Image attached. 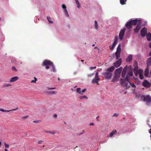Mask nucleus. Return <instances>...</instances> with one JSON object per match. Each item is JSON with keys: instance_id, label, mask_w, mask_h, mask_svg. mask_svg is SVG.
Instances as JSON below:
<instances>
[{"instance_id": "f257e3e1", "label": "nucleus", "mask_w": 151, "mask_h": 151, "mask_svg": "<svg viewBox=\"0 0 151 151\" xmlns=\"http://www.w3.org/2000/svg\"><path fill=\"white\" fill-rule=\"evenodd\" d=\"M115 68L113 66L106 70V72L102 73V75L106 79H109L111 78L112 76L111 72L114 70Z\"/></svg>"}, {"instance_id": "f03ea898", "label": "nucleus", "mask_w": 151, "mask_h": 151, "mask_svg": "<svg viewBox=\"0 0 151 151\" xmlns=\"http://www.w3.org/2000/svg\"><path fill=\"white\" fill-rule=\"evenodd\" d=\"M122 86L124 87L125 88L127 89L129 88L130 86L132 87L135 88L136 86L133 83H132L129 81H123L122 82H120Z\"/></svg>"}, {"instance_id": "7ed1b4c3", "label": "nucleus", "mask_w": 151, "mask_h": 151, "mask_svg": "<svg viewBox=\"0 0 151 151\" xmlns=\"http://www.w3.org/2000/svg\"><path fill=\"white\" fill-rule=\"evenodd\" d=\"M141 99L145 102L147 106L151 103V96L149 95H143L141 96Z\"/></svg>"}, {"instance_id": "20e7f679", "label": "nucleus", "mask_w": 151, "mask_h": 151, "mask_svg": "<svg viewBox=\"0 0 151 151\" xmlns=\"http://www.w3.org/2000/svg\"><path fill=\"white\" fill-rule=\"evenodd\" d=\"M121 73V72L116 69L115 70L114 77L112 80V81L114 82L116 81L120 77Z\"/></svg>"}, {"instance_id": "39448f33", "label": "nucleus", "mask_w": 151, "mask_h": 151, "mask_svg": "<svg viewBox=\"0 0 151 151\" xmlns=\"http://www.w3.org/2000/svg\"><path fill=\"white\" fill-rule=\"evenodd\" d=\"M133 76V73L132 72H129L127 74L126 78L124 79H121L120 80V82H122L126 81H129L130 79L129 76Z\"/></svg>"}, {"instance_id": "423d86ee", "label": "nucleus", "mask_w": 151, "mask_h": 151, "mask_svg": "<svg viewBox=\"0 0 151 151\" xmlns=\"http://www.w3.org/2000/svg\"><path fill=\"white\" fill-rule=\"evenodd\" d=\"M126 30L125 28H124L120 30L119 34V39L121 40H122L124 38V35L125 31Z\"/></svg>"}, {"instance_id": "0eeeda50", "label": "nucleus", "mask_w": 151, "mask_h": 151, "mask_svg": "<svg viewBox=\"0 0 151 151\" xmlns=\"http://www.w3.org/2000/svg\"><path fill=\"white\" fill-rule=\"evenodd\" d=\"M143 71L141 69H139L137 71V74L135 75V76H137L138 75H139V77L141 79H143L144 78V76H143Z\"/></svg>"}, {"instance_id": "6e6552de", "label": "nucleus", "mask_w": 151, "mask_h": 151, "mask_svg": "<svg viewBox=\"0 0 151 151\" xmlns=\"http://www.w3.org/2000/svg\"><path fill=\"white\" fill-rule=\"evenodd\" d=\"M142 22L141 20H139L138 22H137V24L136 27L134 29V31L135 33H137L139 30L141 28V25Z\"/></svg>"}, {"instance_id": "1a4fd4ad", "label": "nucleus", "mask_w": 151, "mask_h": 151, "mask_svg": "<svg viewBox=\"0 0 151 151\" xmlns=\"http://www.w3.org/2000/svg\"><path fill=\"white\" fill-rule=\"evenodd\" d=\"M142 22L141 20H139L138 22H137V24L136 27L134 29V31L135 33H137L139 30L141 28V25Z\"/></svg>"}, {"instance_id": "9d476101", "label": "nucleus", "mask_w": 151, "mask_h": 151, "mask_svg": "<svg viewBox=\"0 0 151 151\" xmlns=\"http://www.w3.org/2000/svg\"><path fill=\"white\" fill-rule=\"evenodd\" d=\"M134 68H133V70L135 75H136V74H137V71L138 70V63L137 62L136 60H135L134 61Z\"/></svg>"}, {"instance_id": "9b49d317", "label": "nucleus", "mask_w": 151, "mask_h": 151, "mask_svg": "<svg viewBox=\"0 0 151 151\" xmlns=\"http://www.w3.org/2000/svg\"><path fill=\"white\" fill-rule=\"evenodd\" d=\"M62 7L63 9V11L65 16L67 17H69V15L66 9V6L65 4H63L62 5Z\"/></svg>"}, {"instance_id": "f8f14e48", "label": "nucleus", "mask_w": 151, "mask_h": 151, "mask_svg": "<svg viewBox=\"0 0 151 151\" xmlns=\"http://www.w3.org/2000/svg\"><path fill=\"white\" fill-rule=\"evenodd\" d=\"M122 62V59L120 58L118 60L116 61L115 63H114V66H113L116 68L119 67L121 65Z\"/></svg>"}, {"instance_id": "ddd939ff", "label": "nucleus", "mask_w": 151, "mask_h": 151, "mask_svg": "<svg viewBox=\"0 0 151 151\" xmlns=\"http://www.w3.org/2000/svg\"><path fill=\"white\" fill-rule=\"evenodd\" d=\"M142 85L146 88H149L151 86V84L147 80L144 81L142 83Z\"/></svg>"}, {"instance_id": "4468645a", "label": "nucleus", "mask_w": 151, "mask_h": 151, "mask_svg": "<svg viewBox=\"0 0 151 151\" xmlns=\"http://www.w3.org/2000/svg\"><path fill=\"white\" fill-rule=\"evenodd\" d=\"M86 88H84L82 90H81V88H77L76 91L79 94L82 95L86 91Z\"/></svg>"}, {"instance_id": "2eb2a0df", "label": "nucleus", "mask_w": 151, "mask_h": 151, "mask_svg": "<svg viewBox=\"0 0 151 151\" xmlns=\"http://www.w3.org/2000/svg\"><path fill=\"white\" fill-rule=\"evenodd\" d=\"M147 32V29L145 27H144L142 29L141 31V35L143 37H144L146 35Z\"/></svg>"}, {"instance_id": "dca6fc26", "label": "nucleus", "mask_w": 151, "mask_h": 151, "mask_svg": "<svg viewBox=\"0 0 151 151\" xmlns=\"http://www.w3.org/2000/svg\"><path fill=\"white\" fill-rule=\"evenodd\" d=\"M127 69V66L126 65L124 68L122 72L121 76L122 78H124L126 75V72Z\"/></svg>"}, {"instance_id": "f3484780", "label": "nucleus", "mask_w": 151, "mask_h": 151, "mask_svg": "<svg viewBox=\"0 0 151 151\" xmlns=\"http://www.w3.org/2000/svg\"><path fill=\"white\" fill-rule=\"evenodd\" d=\"M43 63L44 65H51L53 63L50 60H46L43 62Z\"/></svg>"}, {"instance_id": "a211bd4d", "label": "nucleus", "mask_w": 151, "mask_h": 151, "mask_svg": "<svg viewBox=\"0 0 151 151\" xmlns=\"http://www.w3.org/2000/svg\"><path fill=\"white\" fill-rule=\"evenodd\" d=\"M139 20H141L140 19H136L134 20H132L131 19H130L129 20V21L131 22V23L132 25H135L137 24V22H138V21Z\"/></svg>"}, {"instance_id": "6ab92c4d", "label": "nucleus", "mask_w": 151, "mask_h": 151, "mask_svg": "<svg viewBox=\"0 0 151 151\" xmlns=\"http://www.w3.org/2000/svg\"><path fill=\"white\" fill-rule=\"evenodd\" d=\"M117 38L115 39V40H114V42L112 46L111 47V46H109V47L110 48V49L112 50H113L114 48L115 47L116 45L117 44Z\"/></svg>"}, {"instance_id": "aec40b11", "label": "nucleus", "mask_w": 151, "mask_h": 151, "mask_svg": "<svg viewBox=\"0 0 151 151\" xmlns=\"http://www.w3.org/2000/svg\"><path fill=\"white\" fill-rule=\"evenodd\" d=\"M100 80V78L99 77H95L92 79L91 82L93 84L97 83L98 82V81Z\"/></svg>"}, {"instance_id": "412c9836", "label": "nucleus", "mask_w": 151, "mask_h": 151, "mask_svg": "<svg viewBox=\"0 0 151 151\" xmlns=\"http://www.w3.org/2000/svg\"><path fill=\"white\" fill-rule=\"evenodd\" d=\"M126 27L128 29H130L132 27V25L129 21L127 22L126 24Z\"/></svg>"}, {"instance_id": "4be33fe9", "label": "nucleus", "mask_w": 151, "mask_h": 151, "mask_svg": "<svg viewBox=\"0 0 151 151\" xmlns=\"http://www.w3.org/2000/svg\"><path fill=\"white\" fill-rule=\"evenodd\" d=\"M19 79V77L17 76H15L11 78L10 81V82H13L17 81Z\"/></svg>"}, {"instance_id": "5701e85b", "label": "nucleus", "mask_w": 151, "mask_h": 151, "mask_svg": "<svg viewBox=\"0 0 151 151\" xmlns=\"http://www.w3.org/2000/svg\"><path fill=\"white\" fill-rule=\"evenodd\" d=\"M146 36L147 40L149 41H150L151 40V33L148 32L146 35Z\"/></svg>"}, {"instance_id": "b1692460", "label": "nucleus", "mask_w": 151, "mask_h": 151, "mask_svg": "<svg viewBox=\"0 0 151 151\" xmlns=\"http://www.w3.org/2000/svg\"><path fill=\"white\" fill-rule=\"evenodd\" d=\"M132 54H130L128 55L127 58L126 59V61L127 62H130L132 60Z\"/></svg>"}, {"instance_id": "393cba45", "label": "nucleus", "mask_w": 151, "mask_h": 151, "mask_svg": "<svg viewBox=\"0 0 151 151\" xmlns=\"http://www.w3.org/2000/svg\"><path fill=\"white\" fill-rule=\"evenodd\" d=\"M147 64L148 67L151 65V57L148 59L147 62Z\"/></svg>"}, {"instance_id": "a878e982", "label": "nucleus", "mask_w": 151, "mask_h": 151, "mask_svg": "<svg viewBox=\"0 0 151 151\" xmlns=\"http://www.w3.org/2000/svg\"><path fill=\"white\" fill-rule=\"evenodd\" d=\"M149 69L148 68H147L145 70V76H146L147 77L148 73H149Z\"/></svg>"}, {"instance_id": "bb28decb", "label": "nucleus", "mask_w": 151, "mask_h": 151, "mask_svg": "<svg viewBox=\"0 0 151 151\" xmlns=\"http://www.w3.org/2000/svg\"><path fill=\"white\" fill-rule=\"evenodd\" d=\"M94 27L96 29H97L98 28V22L96 20L94 21Z\"/></svg>"}, {"instance_id": "cd10ccee", "label": "nucleus", "mask_w": 151, "mask_h": 151, "mask_svg": "<svg viewBox=\"0 0 151 151\" xmlns=\"http://www.w3.org/2000/svg\"><path fill=\"white\" fill-rule=\"evenodd\" d=\"M116 132V129H114L111 132L109 135L110 137H112L115 134Z\"/></svg>"}, {"instance_id": "c85d7f7f", "label": "nucleus", "mask_w": 151, "mask_h": 151, "mask_svg": "<svg viewBox=\"0 0 151 151\" xmlns=\"http://www.w3.org/2000/svg\"><path fill=\"white\" fill-rule=\"evenodd\" d=\"M115 54L116 56V59L118 60L120 56V53L117 52L116 53V52H115Z\"/></svg>"}, {"instance_id": "c756f323", "label": "nucleus", "mask_w": 151, "mask_h": 151, "mask_svg": "<svg viewBox=\"0 0 151 151\" xmlns=\"http://www.w3.org/2000/svg\"><path fill=\"white\" fill-rule=\"evenodd\" d=\"M75 1L77 4V6L78 8H80L81 7V4L79 3L78 0H75Z\"/></svg>"}, {"instance_id": "7c9ffc66", "label": "nucleus", "mask_w": 151, "mask_h": 151, "mask_svg": "<svg viewBox=\"0 0 151 151\" xmlns=\"http://www.w3.org/2000/svg\"><path fill=\"white\" fill-rule=\"evenodd\" d=\"M127 0H120V3L121 4L123 5L125 4V2L127 1Z\"/></svg>"}, {"instance_id": "2f4dec72", "label": "nucleus", "mask_w": 151, "mask_h": 151, "mask_svg": "<svg viewBox=\"0 0 151 151\" xmlns=\"http://www.w3.org/2000/svg\"><path fill=\"white\" fill-rule=\"evenodd\" d=\"M51 65L52 66V67L53 71L54 72H56V68H55V66L53 65V63H52V65Z\"/></svg>"}, {"instance_id": "473e14b6", "label": "nucleus", "mask_w": 151, "mask_h": 151, "mask_svg": "<svg viewBox=\"0 0 151 151\" xmlns=\"http://www.w3.org/2000/svg\"><path fill=\"white\" fill-rule=\"evenodd\" d=\"M121 47H117L116 49V53L117 52L121 53Z\"/></svg>"}, {"instance_id": "72a5a7b5", "label": "nucleus", "mask_w": 151, "mask_h": 151, "mask_svg": "<svg viewBox=\"0 0 151 151\" xmlns=\"http://www.w3.org/2000/svg\"><path fill=\"white\" fill-rule=\"evenodd\" d=\"M18 109V108H16L15 109H12L11 110H5V112H9L10 111H14L17 110Z\"/></svg>"}, {"instance_id": "f704fd0d", "label": "nucleus", "mask_w": 151, "mask_h": 151, "mask_svg": "<svg viewBox=\"0 0 151 151\" xmlns=\"http://www.w3.org/2000/svg\"><path fill=\"white\" fill-rule=\"evenodd\" d=\"M79 98L80 99H82L83 98H85L86 99H88V97H87L86 96L84 95L83 96H80L79 97Z\"/></svg>"}, {"instance_id": "c9c22d12", "label": "nucleus", "mask_w": 151, "mask_h": 151, "mask_svg": "<svg viewBox=\"0 0 151 151\" xmlns=\"http://www.w3.org/2000/svg\"><path fill=\"white\" fill-rule=\"evenodd\" d=\"M47 19L48 21H49V22L50 23H53V22L50 20L51 18L50 17H49L48 16H47Z\"/></svg>"}, {"instance_id": "e433bc0d", "label": "nucleus", "mask_w": 151, "mask_h": 151, "mask_svg": "<svg viewBox=\"0 0 151 151\" xmlns=\"http://www.w3.org/2000/svg\"><path fill=\"white\" fill-rule=\"evenodd\" d=\"M45 132L47 133H50L53 134H55V132H52L50 131H45Z\"/></svg>"}, {"instance_id": "4c0bfd02", "label": "nucleus", "mask_w": 151, "mask_h": 151, "mask_svg": "<svg viewBox=\"0 0 151 151\" xmlns=\"http://www.w3.org/2000/svg\"><path fill=\"white\" fill-rule=\"evenodd\" d=\"M57 93V92L55 91H51L49 92V93L50 94H53L54 93Z\"/></svg>"}, {"instance_id": "58836bf2", "label": "nucleus", "mask_w": 151, "mask_h": 151, "mask_svg": "<svg viewBox=\"0 0 151 151\" xmlns=\"http://www.w3.org/2000/svg\"><path fill=\"white\" fill-rule=\"evenodd\" d=\"M34 78L35 80H32L31 81V83H33V82L35 83L36 81H37V79L35 77H34Z\"/></svg>"}, {"instance_id": "ea45409f", "label": "nucleus", "mask_w": 151, "mask_h": 151, "mask_svg": "<svg viewBox=\"0 0 151 151\" xmlns=\"http://www.w3.org/2000/svg\"><path fill=\"white\" fill-rule=\"evenodd\" d=\"M117 70H119V71L122 72V69H123V68L122 67H120L119 68L117 69Z\"/></svg>"}, {"instance_id": "a19ab883", "label": "nucleus", "mask_w": 151, "mask_h": 151, "mask_svg": "<svg viewBox=\"0 0 151 151\" xmlns=\"http://www.w3.org/2000/svg\"><path fill=\"white\" fill-rule=\"evenodd\" d=\"M94 74V73H91V74H88V77H91L92 76H93Z\"/></svg>"}, {"instance_id": "79ce46f5", "label": "nucleus", "mask_w": 151, "mask_h": 151, "mask_svg": "<svg viewBox=\"0 0 151 151\" xmlns=\"http://www.w3.org/2000/svg\"><path fill=\"white\" fill-rule=\"evenodd\" d=\"M12 70L15 71H17V69L14 66H13L12 67Z\"/></svg>"}, {"instance_id": "37998d69", "label": "nucleus", "mask_w": 151, "mask_h": 151, "mask_svg": "<svg viewBox=\"0 0 151 151\" xmlns=\"http://www.w3.org/2000/svg\"><path fill=\"white\" fill-rule=\"evenodd\" d=\"M84 132H85L83 130L82 131V132H81V133H78V135H79V136L81 135L83 133H84Z\"/></svg>"}, {"instance_id": "c03bdc74", "label": "nucleus", "mask_w": 151, "mask_h": 151, "mask_svg": "<svg viewBox=\"0 0 151 151\" xmlns=\"http://www.w3.org/2000/svg\"><path fill=\"white\" fill-rule=\"evenodd\" d=\"M11 86V85L10 84H6L4 85V86L5 87H8Z\"/></svg>"}, {"instance_id": "a18cd8bd", "label": "nucleus", "mask_w": 151, "mask_h": 151, "mask_svg": "<svg viewBox=\"0 0 151 151\" xmlns=\"http://www.w3.org/2000/svg\"><path fill=\"white\" fill-rule=\"evenodd\" d=\"M4 145L5 147L8 148L9 147V145H8L6 144L5 142H4Z\"/></svg>"}, {"instance_id": "49530a36", "label": "nucleus", "mask_w": 151, "mask_h": 151, "mask_svg": "<svg viewBox=\"0 0 151 151\" xmlns=\"http://www.w3.org/2000/svg\"><path fill=\"white\" fill-rule=\"evenodd\" d=\"M96 68V67L95 66L94 67H90L89 68V69L90 70H92L93 69H95Z\"/></svg>"}, {"instance_id": "de8ad7c7", "label": "nucleus", "mask_w": 151, "mask_h": 151, "mask_svg": "<svg viewBox=\"0 0 151 151\" xmlns=\"http://www.w3.org/2000/svg\"><path fill=\"white\" fill-rule=\"evenodd\" d=\"M119 114H116V113H115L114 115H113V116H116L117 117L118 116Z\"/></svg>"}, {"instance_id": "09e8293b", "label": "nucleus", "mask_w": 151, "mask_h": 151, "mask_svg": "<svg viewBox=\"0 0 151 151\" xmlns=\"http://www.w3.org/2000/svg\"><path fill=\"white\" fill-rule=\"evenodd\" d=\"M28 117V115H27V116H23L22 117V119H25V118H27Z\"/></svg>"}, {"instance_id": "8fccbe9b", "label": "nucleus", "mask_w": 151, "mask_h": 151, "mask_svg": "<svg viewBox=\"0 0 151 151\" xmlns=\"http://www.w3.org/2000/svg\"><path fill=\"white\" fill-rule=\"evenodd\" d=\"M47 89L48 90H51V89H55V88H49V87H47Z\"/></svg>"}, {"instance_id": "3c124183", "label": "nucleus", "mask_w": 151, "mask_h": 151, "mask_svg": "<svg viewBox=\"0 0 151 151\" xmlns=\"http://www.w3.org/2000/svg\"><path fill=\"white\" fill-rule=\"evenodd\" d=\"M40 122V121H39V120H38V121H34L33 122L34 123H39V122Z\"/></svg>"}, {"instance_id": "603ef678", "label": "nucleus", "mask_w": 151, "mask_h": 151, "mask_svg": "<svg viewBox=\"0 0 151 151\" xmlns=\"http://www.w3.org/2000/svg\"><path fill=\"white\" fill-rule=\"evenodd\" d=\"M43 142V141H42V140H39L38 141V143L39 144H41L42 143V142Z\"/></svg>"}, {"instance_id": "864d4df0", "label": "nucleus", "mask_w": 151, "mask_h": 151, "mask_svg": "<svg viewBox=\"0 0 151 151\" xmlns=\"http://www.w3.org/2000/svg\"><path fill=\"white\" fill-rule=\"evenodd\" d=\"M45 68L47 69H48L49 68V67L48 65H45Z\"/></svg>"}, {"instance_id": "5fc2aeb1", "label": "nucleus", "mask_w": 151, "mask_h": 151, "mask_svg": "<svg viewBox=\"0 0 151 151\" xmlns=\"http://www.w3.org/2000/svg\"><path fill=\"white\" fill-rule=\"evenodd\" d=\"M5 110L2 109H0V111L2 112H5Z\"/></svg>"}, {"instance_id": "6e6d98bb", "label": "nucleus", "mask_w": 151, "mask_h": 151, "mask_svg": "<svg viewBox=\"0 0 151 151\" xmlns=\"http://www.w3.org/2000/svg\"><path fill=\"white\" fill-rule=\"evenodd\" d=\"M98 72H97L95 74V77H99L98 76Z\"/></svg>"}, {"instance_id": "4d7b16f0", "label": "nucleus", "mask_w": 151, "mask_h": 151, "mask_svg": "<svg viewBox=\"0 0 151 151\" xmlns=\"http://www.w3.org/2000/svg\"><path fill=\"white\" fill-rule=\"evenodd\" d=\"M53 116L55 117H57V115L56 114H54L53 115Z\"/></svg>"}, {"instance_id": "13d9d810", "label": "nucleus", "mask_w": 151, "mask_h": 151, "mask_svg": "<svg viewBox=\"0 0 151 151\" xmlns=\"http://www.w3.org/2000/svg\"><path fill=\"white\" fill-rule=\"evenodd\" d=\"M93 125H94V124L93 123H91L90 124H89V125L91 126Z\"/></svg>"}, {"instance_id": "bf43d9fd", "label": "nucleus", "mask_w": 151, "mask_h": 151, "mask_svg": "<svg viewBox=\"0 0 151 151\" xmlns=\"http://www.w3.org/2000/svg\"><path fill=\"white\" fill-rule=\"evenodd\" d=\"M149 47L150 48H151V42H150L149 44Z\"/></svg>"}, {"instance_id": "052dcab7", "label": "nucleus", "mask_w": 151, "mask_h": 151, "mask_svg": "<svg viewBox=\"0 0 151 151\" xmlns=\"http://www.w3.org/2000/svg\"><path fill=\"white\" fill-rule=\"evenodd\" d=\"M149 133L151 134V129H150L149 131Z\"/></svg>"}, {"instance_id": "680f3d73", "label": "nucleus", "mask_w": 151, "mask_h": 151, "mask_svg": "<svg viewBox=\"0 0 151 151\" xmlns=\"http://www.w3.org/2000/svg\"><path fill=\"white\" fill-rule=\"evenodd\" d=\"M121 47V44H119V45H118V47Z\"/></svg>"}, {"instance_id": "e2e57ef3", "label": "nucleus", "mask_w": 151, "mask_h": 151, "mask_svg": "<svg viewBox=\"0 0 151 151\" xmlns=\"http://www.w3.org/2000/svg\"><path fill=\"white\" fill-rule=\"evenodd\" d=\"M5 151H9L7 149L5 148Z\"/></svg>"}, {"instance_id": "0e129e2a", "label": "nucleus", "mask_w": 151, "mask_h": 151, "mask_svg": "<svg viewBox=\"0 0 151 151\" xmlns=\"http://www.w3.org/2000/svg\"><path fill=\"white\" fill-rule=\"evenodd\" d=\"M149 55L150 56H151V51H150V52L149 54Z\"/></svg>"}, {"instance_id": "69168bd1", "label": "nucleus", "mask_w": 151, "mask_h": 151, "mask_svg": "<svg viewBox=\"0 0 151 151\" xmlns=\"http://www.w3.org/2000/svg\"><path fill=\"white\" fill-rule=\"evenodd\" d=\"M150 127L151 128V126L149 124H148Z\"/></svg>"}, {"instance_id": "338daca9", "label": "nucleus", "mask_w": 151, "mask_h": 151, "mask_svg": "<svg viewBox=\"0 0 151 151\" xmlns=\"http://www.w3.org/2000/svg\"><path fill=\"white\" fill-rule=\"evenodd\" d=\"M81 62H84V60H81Z\"/></svg>"}, {"instance_id": "774afa93", "label": "nucleus", "mask_w": 151, "mask_h": 151, "mask_svg": "<svg viewBox=\"0 0 151 151\" xmlns=\"http://www.w3.org/2000/svg\"><path fill=\"white\" fill-rule=\"evenodd\" d=\"M150 75H151V70H150Z\"/></svg>"}]
</instances>
